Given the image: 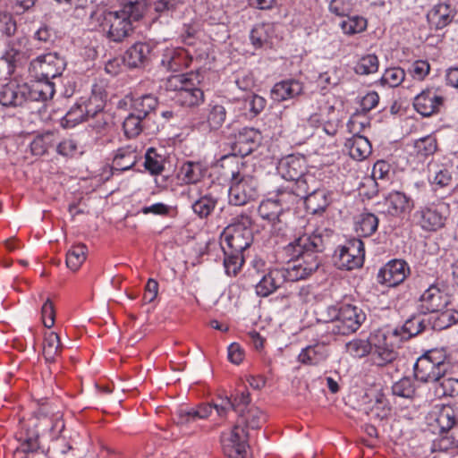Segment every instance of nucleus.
Here are the masks:
<instances>
[{
    "instance_id": "nucleus-1",
    "label": "nucleus",
    "mask_w": 458,
    "mask_h": 458,
    "mask_svg": "<svg viewBox=\"0 0 458 458\" xmlns=\"http://www.w3.org/2000/svg\"><path fill=\"white\" fill-rule=\"evenodd\" d=\"M323 250L324 241L318 231L303 233L285 246L284 252L289 262L284 269L289 282L304 280L316 272L321 264Z\"/></svg>"
},
{
    "instance_id": "nucleus-2",
    "label": "nucleus",
    "mask_w": 458,
    "mask_h": 458,
    "mask_svg": "<svg viewBox=\"0 0 458 458\" xmlns=\"http://www.w3.org/2000/svg\"><path fill=\"white\" fill-rule=\"evenodd\" d=\"M251 224V218L242 214L221 234L224 266L228 275L236 276L244 263L243 252L253 241Z\"/></svg>"
},
{
    "instance_id": "nucleus-3",
    "label": "nucleus",
    "mask_w": 458,
    "mask_h": 458,
    "mask_svg": "<svg viewBox=\"0 0 458 458\" xmlns=\"http://www.w3.org/2000/svg\"><path fill=\"white\" fill-rule=\"evenodd\" d=\"M121 9L105 11L98 21L107 38L122 42L133 30L132 23L141 20L147 11V0H120Z\"/></svg>"
},
{
    "instance_id": "nucleus-4",
    "label": "nucleus",
    "mask_w": 458,
    "mask_h": 458,
    "mask_svg": "<svg viewBox=\"0 0 458 458\" xmlns=\"http://www.w3.org/2000/svg\"><path fill=\"white\" fill-rule=\"evenodd\" d=\"M328 320H326V330L334 335H348L356 332L366 319L361 309L352 304H343L339 308L328 309Z\"/></svg>"
},
{
    "instance_id": "nucleus-5",
    "label": "nucleus",
    "mask_w": 458,
    "mask_h": 458,
    "mask_svg": "<svg viewBox=\"0 0 458 458\" xmlns=\"http://www.w3.org/2000/svg\"><path fill=\"white\" fill-rule=\"evenodd\" d=\"M446 352L435 349L418 358L414 364V376L423 383H435L441 376L446 374L450 365Z\"/></svg>"
},
{
    "instance_id": "nucleus-6",
    "label": "nucleus",
    "mask_w": 458,
    "mask_h": 458,
    "mask_svg": "<svg viewBox=\"0 0 458 458\" xmlns=\"http://www.w3.org/2000/svg\"><path fill=\"white\" fill-rule=\"evenodd\" d=\"M259 182L256 177L249 174L237 171L233 172L228 199L231 205L244 206L258 196Z\"/></svg>"
},
{
    "instance_id": "nucleus-7",
    "label": "nucleus",
    "mask_w": 458,
    "mask_h": 458,
    "mask_svg": "<svg viewBox=\"0 0 458 458\" xmlns=\"http://www.w3.org/2000/svg\"><path fill=\"white\" fill-rule=\"evenodd\" d=\"M393 330L377 329L371 333V360L378 367L392 363L398 357V352L392 343Z\"/></svg>"
},
{
    "instance_id": "nucleus-8",
    "label": "nucleus",
    "mask_w": 458,
    "mask_h": 458,
    "mask_svg": "<svg viewBox=\"0 0 458 458\" xmlns=\"http://www.w3.org/2000/svg\"><path fill=\"white\" fill-rule=\"evenodd\" d=\"M449 215V206L445 202L430 203L419 208L413 218L426 232H436L443 228Z\"/></svg>"
},
{
    "instance_id": "nucleus-9",
    "label": "nucleus",
    "mask_w": 458,
    "mask_h": 458,
    "mask_svg": "<svg viewBox=\"0 0 458 458\" xmlns=\"http://www.w3.org/2000/svg\"><path fill=\"white\" fill-rule=\"evenodd\" d=\"M435 421L442 436L438 441L441 450H447L449 443H458V411L450 405H442L435 412Z\"/></svg>"
},
{
    "instance_id": "nucleus-10",
    "label": "nucleus",
    "mask_w": 458,
    "mask_h": 458,
    "mask_svg": "<svg viewBox=\"0 0 458 458\" xmlns=\"http://www.w3.org/2000/svg\"><path fill=\"white\" fill-rule=\"evenodd\" d=\"M65 61L55 52L39 55L33 59L29 66L31 79H45L51 81L60 76L64 68Z\"/></svg>"
},
{
    "instance_id": "nucleus-11",
    "label": "nucleus",
    "mask_w": 458,
    "mask_h": 458,
    "mask_svg": "<svg viewBox=\"0 0 458 458\" xmlns=\"http://www.w3.org/2000/svg\"><path fill=\"white\" fill-rule=\"evenodd\" d=\"M364 256V243L359 239H354L339 249L336 264L341 269L358 268L362 266Z\"/></svg>"
},
{
    "instance_id": "nucleus-12",
    "label": "nucleus",
    "mask_w": 458,
    "mask_h": 458,
    "mask_svg": "<svg viewBox=\"0 0 458 458\" xmlns=\"http://www.w3.org/2000/svg\"><path fill=\"white\" fill-rule=\"evenodd\" d=\"M449 303V297L437 284H431L420 295L419 300L418 310L424 315H429L433 312H438L445 309Z\"/></svg>"
},
{
    "instance_id": "nucleus-13",
    "label": "nucleus",
    "mask_w": 458,
    "mask_h": 458,
    "mask_svg": "<svg viewBox=\"0 0 458 458\" xmlns=\"http://www.w3.org/2000/svg\"><path fill=\"white\" fill-rule=\"evenodd\" d=\"M32 47L29 46V40L25 37H20L10 40L2 59L8 64L9 70L13 71L18 65H21L32 55Z\"/></svg>"
},
{
    "instance_id": "nucleus-14",
    "label": "nucleus",
    "mask_w": 458,
    "mask_h": 458,
    "mask_svg": "<svg viewBox=\"0 0 458 458\" xmlns=\"http://www.w3.org/2000/svg\"><path fill=\"white\" fill-rule=\"evenodd\" d=\"M261 142V133L250 127L242 128L235 135L232 144V150L234 156L246 157L254 151Z\"/></svg>"
},
{
    "instance_id": "nucleus-15",
    "label": "nucleus",
    "mask_w": 458,
    "mask_h": 458,
    "mask_svg": "<svg viewBox=\"0 0 458 458\" xmlns=\"http://www.w3.org/2000/svg\"><path fill=\"white\" fill-rule=\"evenodd\" d=\"M192 62L190 52L183 47H166L163 50L161 65L169 72H180Z\"/></svg>"
},
{
    "instance_id": "nucleus-16",
    "label": "nucleus",
    "mask_w": 458,
    "mask_h": 458,
    "mask_svg": "<svg viewBox=\"0 0 458 458\" xmlns=\"http://www.w3.org/2000/svg\"><path fill=\"white\" fill-rule=\"evenodd\" d=\"M444 101V98L436 90L426 89L414 98L413 106L419 114L428 117L439 113Z\"/></svg>"
},
{
    "instance_id": "nucleus-17",
    "label": "nucleus",
    "mask_w": 458,
    "mask_h": 458,
    "mask_svg": "<svg viewBox=\"0 0 458 458\" xmlns=\"http://www.w3.org/2000/svg\"><path fill=\"white\" fill-rule=\"evenodd\" d=\"M410 271L408 264L401 259L389 261L382 267L377 275L379 283L387 286H396L403 283Z\"/></svg>"
},
{
    "instance_id": "nucleus-18",
    "label": "nucleus",
    "mask_w": 458,
    "mask_h": 458,
    "mask_svg": "<svg viewBox=\"0 0 458 458\" xmlns=\"http://www.w3.org/2000/svg\"><path fill=\"white\" fill-rule=\"evenodd\" d=\"M285 282L289 280L284 267L271 269L256 284V293L259 296L267 297Z\"/></svg>"
},
{
    "instance_id": "nucleus-19",
    "label": "nucleus",
    "mask_w": 458,
    "mask_h": 458,
    "mask_svg": "<svg viewBox=\"0 0 458 458\" xmlns=\"http://www.w3.org/2000/svg\"><path fill=\"white\" fill-rule=\"evenodd\" d=\"M276 29L275 23L256 24L250 34L251 44L256 48L273 47L277 40Z\"/></svg>"
},
{
    "instance_id": "nucleus-20",
    "label": "nucleus",
    "mask_w": 458,
    "mask_h": 458,
    "mask_svg": "<svg viewBox=\"0 0 458 458\" xmlns=\"http://www.w3.org/2000/svg\"><path fill=\"white\" fill-rule=\"evenodd\" d=\"M258 212L261 218L267 220L272 224L273 233H282V234H284L286 224L281 219L284 212L275 199H269L262 201L259 207Z\"/></svg>"
},
{
    "instance_id": "nucleus-21",
    "label": "nucleus",
    "mask_w": 458,
    "mask_h": 458,
    "mask_svg": "<svg viewBox=\"0 0 458 458\" xmlns=\"http://www.w3.org/2000/svg\"><path fill=\"white\" fill-rule=\"evenodd\" d=\"M430 323L427 315L419 313L409 318L403 327L393 329V335L401 336L403 339H410L419 334L430 329Z\"/></svg>"
},
{
    "instance_id": "nucleus-22",
    "label": "nucleus",
    "mask_w": 458,
    "mask_h": 458,
    "mask_svg": "<svg viewBox=\"0 0 458 458\" xmlns=\"http://www.w3.org/2000/svg\"><path fill=\"white\" fill-rule=\"evenodd\" d=\"M27 84L10 82L4 86L0 91V103L4 106H18L27 101Z\"/></svg>"
},
{
    "instance_id": "nucleus-23",
    "label": "nucleus",
    "mask_w": 458,
    "mask_h": 458,
    "mask_svg": "<svg viewBox=\"0 0 458 458\" xmlns=\"http://www.w3.org/2000/svg\"><path fill=\"white\" fill-rule=\"evenodd\" d=\"M306 210L312 215H321L332 202L330 191L323 187L312 191L303 199Z\"/></svg>"
},
{
    "instance_id": "nucleus-24",
    "label": "nucleus",
    "mask_w": 458,
    "mask_h": 458,
    "mask_svg": "<svg viewBox=\"0 0 458 458\" xmlns=\"http://www.w3.org/2000/svg\"><path fill=\"white\" fill-rule=\"evenodd\" d=\"M250 403V397L249 392H242L237 394L233 399L227 396L221 398V402L215 404V411L219 418L224 419L231 410L239 414L241 411H244V408H246Z\"/></svg>"
},
{
    "instance_id": "nucleus-25",
    "label": "nucleus",
    "mask_w": 458,
    "mask_h": 458,
    "mask_svg": "<svg viewBox=\"0 0 458 458\" xmlns=\"http://www.w3.org/2000/svg\"><path fill=\"white\" fill-rule=\"evenodd\" d=\"M151 51L150 44L137 42L125 52L123 61L131 68L142 67L148 64Z\"/></svg>"
},
{
    "instance_id": "nucleus-26",
    "label": "nucleus",
    "mask_w": 458,
    "mask_h": 458,
    "mask_svg": "<svg viewBox=\"0 0 458 458\" xmlns=\"http://www.w3.org/2000/svg\"><path fill=\"white\" fill-rule=\"evenodd\" d=\"M27 84V99L31 101H46L55 95V84L45 79H32Z\"/></svg>"
},
{
    "instance_id": "nucleus-27",
    "label": "nucleus",
    "mask_w": 458,
    "mask_h": 458,
    "mask_svg": "<svg viewBox=\"0 0 458 458\" xmlns=\"http://www.w3.org/2000/svg\"><path fill=\"white\" fill-rule=\"evenodd\" d=\"M277 169L284 179L295 182L304 174V160L293 155L287 156L280 160Z\"/></svg>"
},
{
    "instance_id": "nucleus-28",
    "label": "nucleus",
    "mask_w": 458,
    "mask_h": 458,
    "mask_svg": "<svg viewBox=\"0 0 458 458\" xmlns=\"http://www.w3.org/2000/svg\"><path fill=\"white\" fill-rule=\"evenodd\" d=\"M303 91L302 83L297 80H286L277 82L271 90L275 101H284L301 95Z\"/></svg>"
},
{
    "instance_id": "nucleus-29",
    "label": "nucleus",
    "mask_w": 458,
    "mask_h": 458,
    "mask_svg": "<svg viewBox=\"0 0 458 458\" xmlns=\"http://www.w3.org/2000/svg\"><path fill=\"white\" fill-rule=\"evenodd\" d=\"M386 213L393 216H400L410 212L413 208V201L401 191H394L386 198Z\"/></svg>"
},
{
    "instance_id": "nucleus-30",
    "label": "nucleus",
    "mask_w": 458,
    "mask_h": 458,
    "mask_svg": "<svg viewBox=\"0 0 458 458\" xmlns=\"http://www.w3.org/2000/svg\"><path fill=\"white\" fill-rule=\"evenodd\" d=\"M329 355L326 344L317 343L302 349L298 356V361L303 365L315 366L324 362Z\"/></svg>"
},
{
    "instance_id": "nucleus-31",
    "label": "nucleus",
    "mask_w": 458,
    "mask_h": 458,
    "mask_svg": "<svg viewBox=\"0 0 458 458\" xmlns=\"http://www.w3.org/2000/svg\"><path fill=\"white\" fill-rule=\"evenodd\" d=\"M139 158L136 147L131 145L122 147L116 150L113 158L112 169L114 171H126L134 166Z\"/></svg>"
},
{
    "instance_id": "nucleus-32",
    "label": "nucleus",
    "mask_w": 458,
    "mask_h": 458,
    "mask_svg": "<svg viewBox=\"0 0 458 458\" xmlns=\"http://www.w3.org/2000/svg\"><path fill=\"white\" fill-rule=\"evenodd\" d=\"M455 16V12L447 4L435 5L428 13L429 23L437 30H441L450 24Z\"/></svg>"
},
{
    "instance_id": "nucleus-33",
    "label": "nucleus",
    "mask_w": 458,
    "mask_h": 458,
    "mask_svg": "<svg viewBox=\"0 0 458 458\" xmlns=\"http://www.w3.org/2000/svg\"><path fill=\"white\" fill-rule=\"evenodd\" d=\"M350 156L356 160H363L371 154V144L369 140L360 134H354L345 142Z\"/></svg>"
},
{
    "instance_id": "nucleus-34",
    "label": "nucleus",
    "mask_w": 458,
    "mask_h": 458,
    "mask_svg": "<svg viewBox=\"0 0 458 458\" xmlns=\"http://www.w3.org/2000/svg\"><path fill=\"white\" fill-rule=\"evenodd\" d=\"M196 81H192L190 85L174 98L177 103L182 106H197L204 101L203 91L196 87Z\"/></svg>"
},
{
    "instance_id": "nucleus-35",
    "label": "nucleus",
    "mask_w": 458,
    "mask_h": 458,
    "mask_svg": "<svg viewBox=\"0 0 458 458\" xmlns=\"http://www.w3.org/2000/svg\"><path fill=\"white\" fill-rule=\"evenodd\" d=\"M430 329L441 331L458 321V311L454 310H442L438 312H433L428 316Z\"/></svg>"
},
{
    "instance_id": "nucleus-36",
    "label": "nucleus",
    "mask_w": 458,
    "mask_h": 458,
    "mask_svg": "<svg viewBox=\"0 0 458 458\" xmlns=\"http://www.w3.org/2000/svg\"><path fill=\"white\" fill-rule=\"evenodd\" d=\"M215 404H201L196 409L184 410L181 409L178 411L177 423L181 425L188 424L196 421L198 419H207L215 410Z\"/></svg>"
},
{
    "instance_id": "nucleus-37",
    "label": "nucleus",
    "mask_w": 458,
    "mask_h": 458,
    "mask_svg": "<svg viewBox=\"0 0 458 458\" xmlns=\"http://www.w3.org/2000/svg\"><path fill=\"white\" fill-rule=\"evenodd\" d=\"M207 168L200 162L187 161L181 167L182 181L187 184H195L202 180Z\"/></svg>"
},
{
    "instance_id": "nucleus-38",
    "label": "nucleus",
    "mask_w": 458,
    "mask_h": 458,
    "mask_svg": "<svg viewBox=\"0 0 458 458\" xmlns=\"http://www.w3.org/2000/svg\"><path fill=\"white\" fill-rule=\"evenodd\" d=\"M320 186V181L318 180L314 174L310 173H304L293 185L301 199L311 194L312 191H315Z\"/></svg>"
},
{
    "instance_id": "nucleus-39",
    "label": "nucleus",
    "mask_w": 458,
    "mask_h": 458,
    "mask_svg": "<svg viewBox=\"0 0 458 458\" xmlns=\"http://www.w3.org/2000/svg\"><path fill=\"white\" fill-rule=\"evenodd\" d=\"M157 106V99L151 94L137 97L131 100L132 113H135L145 119L156 109Z\"/></svg>"
},
{
    "instance_id": "nucleus-40",
    "label": "nucleus",
    "mask_w": 458,
    "mask_h": 458,
    "mask_svg": "<svg viewBox=\"0 0 458 458\" xmlns=\"http://www.w3.org/2000/svg\"><path fill=\"white\" fill-rule=\"evenodd\" d=\"M63 345L61 344L59 335L55 332L45 334L43 344V355L47 362L55 361L56 357L61 353Z\"/></svg>"
},
{
    "instance_id": "nucleus-41",
    "label": "nucleus",
    "mask_w": 458,
    "mask_h": 458,
    "mask_svg": "<svg viewBox=\"0 0 458 458\" xmlns=\"http://www.w3.org/2000/svg\"><path fill=\"white\" fill-rule=\"evenodd\" d=\"M192 81H196L197 83H199V74L190 72L171 76L165 82V89L170 91H174L176 95L184 90Z\"/></svg>"
},
{
    "instance_id": "nucleus-42",
    "label": "nucleus",
    "mask_w": 458,
    "mask_h": 458,
    "mask_svg": "<svg viewBox=\"0 0 458 458\" xmlns=\"http://www.w3.org/2000/svg\"><path fill=\"white\" fill-rule=\"evenodd\" d=\"M434 390L438 398L458 395V379L444 374L434 383Z\"/></svg>"
},
{
    "instance_id": "nucleus-43",
    "label": "nucleus",
    "mask_w": 458,
    "mask_h": 458,
    "mask_svg": "<svg viewBox=\"0 0 458 458\" xmlns=\"http://www.w3.org/2000/svg\"><path fill=\"white\" fill-rule=\"evenodd\" d=\"M347 19L340 22V28L344 34L352 36L366 30L367 20L360 15L346 16Z\"/></svg>"
},
{
    "instance_id": "nucleus-44",
    "label": "nucleus",
    "mask_w": 458,
    "mask_h": 458,
    "mask_svg": "<svg viewBox=\"0 0 458 458\" xmlns=\"http://www.w3.org/2000/svg\"><path fill=\"white\" fill-rule=\"evenodd\" d=\"M378 226V219L372 213H363L360 215L357 224L356 232L364 237L373 234Z\"/></svg>"
},
{
    "instance_id": "nucleus-45",
    "label": "nucleus",
    "mask_w": 458,
    "mask_h": 458,
    "mask_svg": "<svg viewBox=\"0 0 458 458\" xmlns=\"http://www.w3.org/2000/svg\"><path fill=\"white\" fill-rule=\"evenodd\" d=\"M275 200L282 208V211L284 212L295 206L301 200V198L293 187L282 188L277 191Z\"/></svg>"
},
{
    "instance_id": "nucleus-46",
    "label": "nucleus",
    "mask_w": 458,
    "mask_h": 458,
    "mask_svg": "<svg viewBox=\"0 0 458 458\" xmlns=\"http://www.w3.org/2000/svg\"><path fill=\"white\" fill-rule=\"evenodd\" d=\"M81 103L83 107V112L86 114L89 120L90 118L103 116L105 103L100 96L93 93L87 100H82Z\"/></svg>"
},
{
    "instance_id": "nucleus-47",
    "label": "nucleus",
    "mask_w": 458,
    "mask_h": 458,
    "mask_svg": "<svg viewBox=\"0 0 458 458\" xmlns=\"http://www.w3.org/2000/svg\"><path fill=\"white\" fill-rule=\"evenodd\" d=\"M182 4V0H154L151 6L156 19L168 18Z\"/></svg>"
},
{
    "instance_id": "nucleus-48",
    "label": "nucleus",
    "mask_w": 458,
    "mask_h": 458,
    "mask_svg": "<svg viewBox=\"0 0 458 458\" xmlns=\"http://www.w3.org/2000/svg\"><path fill=\"white\" fill-rule=\"evenodd\" d=\"M240 419L245 423L247 428L251 429L259 428L265 422L266 417L259 408L251 406L239 414Z\"/></svg>"
},
{
    "instance_id": "nucleus-49",
    "label": "nucleus",
    "mask_w": 458,
    "mask_h": 458,
    "mask_svg": "<svg viewBox=\"0 0 458 458\" xmlns=\"http://www.w3.org/2000/svg\"><path fill=\"white\" fill-rule=\"evenodd\" d=\"M226 118L225 108L221 105L209 106L207 114V125L210 130H218Z\"/></svg>"
},
{
    "instance_id": "nucleus-50",
    "label": "nucleus",
    "mask_w": 458,
    "mask_h": 458,
    "mask_svg": "<svg viewBox=\"0 0 458 458\" xmlns=\"http://www.w3.org/2000/svg\"><path fill=\"white\" fill-rule=\"evenodd\" d=\"M123 127L127 137H136L143 131L145 127V118L131 112L124 119Z\"/></svg>"
},
{
    "instance_id": "nucleus-51",
    "label": "nucleus",
    "mask_w": 458,
    "mask_h": 458,
    "mask_svg": "<svg viewBox=\"0 0 458 458\" xmlns=\"http://www.w3.org/2000/svg\"><path fill=\"white\" fill-rule=\"evenodd\" d=\"M371 334L367 339H353L346 344L347 352L353 357L363 358L371 355Z\"/></svg>"
},
{
    "instance_id": "nucleus-52",
    "label": "nucleus",
    "mask_w": 458,
    "mask_h": 458,
    "mask_svg": "<svg viewBox=\"0 0 458 458\" xmlns=\"http://www.w3.org/2000/svg\"><path fill=\"white\" fill-rule=\"evenodd\" d=\"M216 199L210 195H204L192 203L193 212L200 218L208 217L214 210Z\"/></svg>"
},
{
    "instance_id": "nucleus-53",
    "label": "nucleus",
    "mask_w": 458,
    "mask_h": 458,
    "mask_svg": "<svg viewBox=\"0 0 458 458\" xmlns=\"http://www.w3.org/2000/svg\"><path fill=\"white\" fill-rule=\"evenodd\" d=\"M86 259V246H73L66 254V266L72 271H77Z\"/></svg>"
},
{
    "instance_id": "nucleus-54",
    "label": "nucleus",
    "mask_w": 458,
    "mask_h": 458,
    "mask_svg": "<svg viewBox=\"0 0 458 458\" xmlns=\"http://www.w3.org/2000/svg\"><path fill=\"white\" fill-rule=\"evenodd\" d=\"M144 166L151 174H159L164 170V158L150 148L145 154Z\"/></svg>"
},
{
    "instance_id": "nucleus-55",
    "label": "nucleus",
    "mask_w": 458,
    "mask_h": 458,
    "mask_svg": "<svg viewBox=\"0 0 458 458\" xmlns=\"http://www.w3.org/2000/svg\"><path fill=\"white\" fill-rule=\"evenodd\" d=\"M378 70V59L376 55H367L362 56L354 67L357 74L368 75L374 73Z\"/></svg>"
},
{
    "instance_id": "nucleus-56",
    "label": "nucleus",
    "mask_w": 458,
    "mask_h": 458,
    "mask_svg": "<svg viewBox=\"0 0 458 458\" xmlns=\"http://www.w3.org/2000/svg\"><path fill=\"white\" fill-rule=\"evenodd\" d=\"M20 448L24 453V456L21 458H46L43 452H38V435L28 437Z\"/></svg>"
},
{
    "instance_id": "nucleus-57",
    "label": "nucleus",
    "mask_w": 458,
    "mask_h": 458,
    "mask_svg": "<svg viewBox=\"0 0 458 458\" xmlns=\"http://www.w3.org/2000/svg\"><path fill=\"white\" fill-rule=\"evenodd\" d=\"M405 78V72L400 67H393L386 69L381 77V83L389 87L399 86Z\"/></svg>"
},
{
    "instance_id": "nucleus-58",
    "label": "nucleus",
    "mask_w": 458,
    "mask_h": 458,
    "mask_svg": "<svg viewBox=\"0 0 458 458\" xmlns=\"http://www.w3.org/2000/svg\"><path fill=\"white\" fill-rule=\"evenodd\" d=\"M354 8L352 0H331L328 4V11L338 17L349 16Z\"/></svg>"
},
{
    "instance_id": "nucleus-59",
    "label": "nucleus",
    "mask_w": 458,
    "mask_h": 458,
    "mask_svg": "<svg viewBox=\"0 0 458 458\" xmlns=\"http://www.w3.org/2000/svg\"><path fill=\"white\" fill-rule=\"evenodd\" d=\"M239 427L235 426L232 430L227 441L232 445L234 449L235 458H247L246 457V443L242 439V436L239 433Z\"/></svg>"
},
{
    "instance_id": "nucleus-60",
    "label": "nucleus",
    "mask_w": 458,
    "mask_h": 458,
    "mask_svg": "<svg viewBox=\"0 0 458 458\" xmlns=\"http://www.w3.org/2000/svg\"><path fill=\"white\" fill-rule=\"evenodd\" d=\"M64 121L67 126L71 127H73L84 121H89L86 114L83 112V107L81 102L71 107V109L66 113Z\"/></svg>"
},
{
    "instance_id": "nucleus-61",
    "label": "nucleus",
    "mask_w": 458,
    "mask_h": 458,
    "mask_svg": "<svg viewBox=\"0 0 458 458\" xmlns=\"http://www.w3.org/2000/svg\"><path fill=\"white\" fill-rule=\"evenodd\" d=\"M414 148L419 156L428 157L437 150V140L432 136H427L416 140Z\"/></svg>"
},
{
    "instance_id": "nucleus-62",
    "label": "nucleus",
    "mask_w": 458,
    "mask_h": 458,
    "mask_svg": "<svg viewBox=\"0 0 458 458\" xmlns=\"http://www.w3.org/2000/svg\"><path fill=\"white\" fill-rule=\"evenodd\" d=\"M392 392L400 397L412 398L415 394V388L410 378L403 377L393 385Z\"/></svg>"
},
{
    "instance_id": "nucleus-63",
    "label": "nucleus",
    "mask_w": 458,
    "mask_h": 458,
    "mask_svg": "<svg viewBox=\"0 0 458 458\" xmlns=\"http://www.w3.org/2000/svg\"><path fill=\"white\" fill-rule=\"evenodd\" d=\"M390 411L389 403L385 395L377 393L375 396V404L371 408V413L379 419L386 418Z\"/></svg>"
},
{
    "instance_id": "nucleus-64",
    "label": "nucleus",
    "mask_w": 458,
    "mask_h": 458,
    "mask_svg": "<svg viewBox=\"0 0 458 458\" xmlns=\"http://www.w3.org/2000/svg\"><path fill=\"white\" fill-rule=\"evenodd\" d=\"M16 21L10 13H0V32L11 37L16 32Z\"/></svg>"
}]
</instances>
